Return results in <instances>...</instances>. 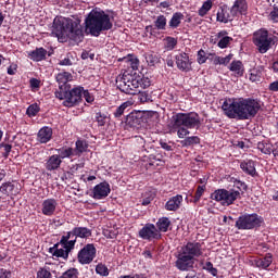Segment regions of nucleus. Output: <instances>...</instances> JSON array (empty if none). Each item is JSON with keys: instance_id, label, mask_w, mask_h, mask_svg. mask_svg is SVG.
I'll use <instances>...</instances> for the list:
<instances>
[{"instance_id": "412c9836", "label": "nucleus", "mask_w": 278, "mask_h": 278, "mask_svg": "<svg viewBox=\"0 0 278 278\" xmlns=\"http://www.w3.org/2000/svg\"><path fill=\"white\" fill-rule=\"evenodd\" d=\"M53 139V128L49 126H43L37 132V140L40 144H47V142H51Z\"/></svg>"}, {"instance_id": "dca6fc26", "label": "nucleus", "mask_w": 278, "mask_h": 278, "mask_svg": "<svg viewBox=\"0 0 278 278\" xmlns=\"http://www.w3.org/2000/svg\"><path fill=\"white\" fill-rule=\"evenodd\" d=\"M175 62L178 71L182 73H190L192 71V61H190V55L186 52H180L175 55Z\"/></svg>"}, {"instance_id": "f3484780", "label": "nucleus", "mask_w": 278, "mask_h": 278, "mask_svg": "<svg viewBox=\"0 0 278 278\" xmlns=\"http://www.w3.org/2000/svg\"><path fill=\"white\" fill-rule=\"evenodd\" d=\"M55 210H58V200L53 198L43 200L41 204V214H43V216H53Z\"/></svg>"}, {"instance_id": "f257e3e1", "label": "nucleus", "mask_w": 278, "mask_h": 278, "mask_svg": "<svg viewBox=\"0 0 278 278\" xmlns=\"http://www.w3.org/2000/svg\"><path fill=\"white\" fill-rule=\"evenodd\" d=\"M262 100L258 98H228L223 102L222 110L228 118L238 121H251L255 118L262 110Z\"/></svg>"}, {"instance_id": "a211bd4d", "label": "nucleus", "mask_w": 278, "mask_h": 278, "mask_svg": "<svg viewBox=\"0 0 278 278\" xmlns=\"http://www.w3.org/2000/svg\"><path fill=\"white\" fill-rule=\"evenodd\" d=\"M247 10H249V4L247 3V0H236L230 9V15L232 16V18H236V16H242L247 14Z\"/></svg>"}, {"instance_id": "bf43d9fd", "label": "nucleus", "mask_w": 278, "mask_h": 278, "mask_svg": "<svg viewBox=\"0 0 278 278\" xmlns=\"http://www.w3.org/2000/svg\"><path fill=\"white\" fill-rule=\"evenodd\" d=\"M135 140H136V144L139 147V149H144V144L147 143L144 138H142L141 136H136Z\"/></svg>"}, {"instance_id": "6e6552de", "label": "nucleus", "mask_w": 278, "mask_h": 278, "mask_svg": "<svg viewBox=\"0 0 278 278\" xmlns=\"http://www.w3.org/2000/svg\"><path fill=\"white\" fill-rule=\"evenodd\" d=\"M85 27L86 31L90 34V36L99 38L103 31H110V29L114 27V24L112 23L110 14L99 8H96L92 9L85 18Z\"/></svg>"}, {"instance_id": "774afa93", "label": "nucleus", "mask_w": 278, "mask_h": 278, "mask_svg": "<svg viewBox=\"0 0 278 278\" xmlns=\"http://www.w3.org/2000/svg\"><path fill=\"white\" fill-rule=\"evenodd\" d=\"M227 34H229V33H227V30H220L219 33L216 34V38L223 39L225 37H228Z\"/></svg>"}, {"instance_id": "603ef678", "label": "nucleus", "mask_w": 278, "mask_h": 278, "mask_svg": "<svg viewBox=\"0 0 278 278\" xmlns=\"http://www.w3.org/2000/svg\"><path fill=\"white\" fill-rule=\"evenodd\" d=\"M269 21L278 23V5H274L273 11L269 13Z\"/></svg>"}, {"instance_id": "6e6d98bb", "label": "nucleus", "mask_w": 278, "mask_h": 278, "mask_svg": "<svg viewBox=\"0 0 278 278\" xmlns=\"http://www.w3.org/2000/svg\"><path fill=\"white\" fill-rule=\"evenodd\" d=\"M208 58H212L211 62H212L213 66L220 65V56L216 55V53L210 52Z\"/></svg>"}, {"instance_id": "473e14b6", "label": "nucleus", "mask_w": 278, "mask_h": 278, "mask_svg": "<svg viewBox=\"0 0 278 278\" xmlns=\"http://www.w3.org/2000/svg\"><path fill=\"white\" fill-rule=\"evenodd\" d=\"M257 149L261 153H264V155H270V153H273V144L267 141H260Z\"/></svg>"}, {"instance_id": "20e7f679", "label": "nucleus", "mask_w": 278, "mask_h": 278, "mask_svg": "<svg viewBox=\"0 0 278 278\" xmlns=\"http://www.w3.org/2000/svg\"><path fill=\"white\" fill-rule=\"evenodd\" d=\"M52 36L58 40H73L81 42L84 40V29L80 20H73L64 16H55L52 23Z\"/></svg>"}, {"instance_id": "2eb2a0df", "label": "nucleus", "mask_w": 278, "mask_h": 278, "mask_svg": "<svg viewBox=\"0 0 278 278\" xmlns=\"http://www.w3.org/2000/svg\"><path fill=\"white\" fill-rule=\"evenodd\" d=\"M110 192H112V188L110 187V182L102 181L96 185L90 191L89 197L94 199L96 201H101L103 199H108L110 197Z\"/></svg>"}, {"instance_id": "6ab92c4d", "label": "nucleus", "mask_w": 278, "mask_h": 278, "mask_svg": "<svg viewBox=\"0 0 278 278\" xmlns=\"http://www.w3.org/2000/svg\"><path fill=\"white\" fill-rule=\"evenodd\" d=\"M256 166L257 164L253 160H245L240 163L241 170L250 177H260Z\"/></svg>"}, {"instance_id": "13d9d810", "label": "nucleus", "mask_w": 278, "mask_h": 278, "mask_svg": "<svg viewBox=\"0 0 278 278\" xmlns=\"http://www.w3.org/2000/svg\"><path fill=\"white\" fill-rule=\"evenodd\" d=\"M260 79H262V77L260 76V73L257 72V70H253L251 73H250V81H260Z\"/></svg>"}, {"instance_id": "8fccbe9b", "label": "nucleus", "mask_w": 278, "mask_h": 278, "mask_svg": "<svg viewBox=\"0 0 278 278\" xmlns=\"http://www.w3.org/2000/svg\"><path fill=\"white\" fill-rule=\"evenodd\" d=\"M83 97L87 103H94V94L90 93L88 89H84V87L81 91V98Z\"/></svg>"}, {"instance_id": "39448f33", "label": "nucleus", "mask_w": 278, "mask_h": 278, "mask_svg": "<svg viewBox=\"0 0 278 278\" xmlns=\"http://www.w3.org/2000/svg\"><path fill=\"white\" fill-rule=\"evenodd\" d=\"M90 236H92V230L88 227H74L72 230L67 231L66 235H63L59 242L49 249V253L54 257L68 260L71 251H73L75 244H77V238L86 239L90 238Z\"/></svg>"}, {"instance_id": "72a5a7b5", "label": "nucleus", "mask_w": 278, "mask_h": 278, "mask_svg": "<svg viewBox=\"0 0 278 278\" xmlns=\"http://www.w3.org/2000/svg\"><path fill=\"white\" fill-rule=\"evenodd\" d=\"M213 7L214 2L212 0L204 1L202 7L198 11L199 16H206L207 12H210V10H212Z\"/></svg>"}, {"instance_id": "4468645a", "label": "nucleus", "mask_w": 278, "mask_h": 278, "mask_svg": "<svg viewBox=\"0 0 278 278\" xmlns=\"http://www.w3.org/2000/svg\"><path fill=\"white\" fill-rule=\"evenodd\" d=\"M141 240H147L148 242H153V240H162V232L157 230L155 224H146L138 232Z\"/></svg>"}, {"instance_id": "a878e982", "label": "nucleus", "mask_w": 278, "mask_h": 278, "mask_svg": "<svg viewBox=\"0 0 278 278\" xmlns=\"http://www.w3.org/2000/svg\"><path fill=\"white\" fill-rule=\"evenodd\" d=\"M229 21H233V17H231V14H229L227 7H219L216 14V22L228 23Z\"/></svg>"}, {"instance_id": "de8ad7c7", "label": "nucleus", "mask_w": 278, "mask_h": 278, "mask_svg": "<svg viewBox=\"0 0 278 278\" xmlns=\"http://www.w3.org/2000/svg\"><path fill=\"white\" fill-rule=\"evenodd\" d=\"M12 190H14L12 182H4L0 187V192H2L5 197H10Z\"/></svg>"}, {"instance_id": "bb28decb", "label": "nucleus", "mask_w": 278, "mask_h": 278, "mask_svg": "<svg viewBox=\"0 0 278 278\" xmlns=\"http://www.w3.org/2000/svg\"><path fill=\"white\" fill-rule=\"evenodd\" d=\"M231 73H235L237 77H244V64L240 60H233L228 66Z\"/></svg>"}, {"instance_id": "680f3d73", "label": "nucleus", "mask_w": 278, "mask_h": 278, "mask_svg": "<svg viewBox=\"0 0 278 278\" xmlns=\"http://www.w3.org/2000/svg\"><path fill=\"white\" fill-rule=\"evenodd\" d=\"M189 140V144H201V138H199L198 136H191V137H187Z\"/></svg>"}, {"instance_id": "b1692460", "label": "nucleus", "mask_w": 278, "mask_h": 278, "mask_svg": "<svg viewBox=\"0 0 278 278\" xmlns=\"http://www.w3.org/2000/svg\"><path fill=\"white\" fill-rule=\"evenodd\" d=\"M62 166V161L58 154L49 156L46 162V169L49 172L58 170Z\"/></svg>"}, {"instance_id": "4be33fe9", "label": "nucleus", "mask_w": 278, "mask_h": 278, "mask_svg": "<svg viewBox=\"0 0 278 278\" xmlns=\"http://www.w3.org/2000/svg\"><path fill=\"white\" fill-rule=\"evenodd\" d=\"M273 264V254L266 253L265 256L254 260V266L262 270H268Z\"/></svg>"}, {"instance_id": "9b49d317", "label": "nucleus", "mask_w": 278, "mask_h": 278, "mask_svg": "<svg viewBox=\"0 0 278 278\" xmlns=\"http://www.w3.org/2000/svg\"><path fill=\"white\" fill-rule=\"evenodd\" d=\"M252 42L256 47L258 53H268L273 49V37H269L266 28H261L253 33Z\"/></svg>"}, {"instance_id": "3c124183", "label": "nucleus", "mask_w": 278, "mask_h": 278, "mask_svg": "<svg viewBox=\"0 0 278 278\" xmlns=\"http://www.w3.org/2000/svg\"><path fill=\"white\" fill-rule=\"evenodd\" d=\"M156 162H162V154H151L149 156L150 166H160V163Z\"/></svg>"}, {"instance_id": "864d4df0", "label": "nucleus", "mask_w": 278, "mask_h": 278, "mask_svg": "<svg viewBox=\"0 0 278 278\" xmlns=\"http://www.w3.org/2000/svg\"><path fill=\"white\" fill-rule=\"evenodd\" d=\"M231 60H233V54H228L226 56H220V65L222 66H229V62H231Z\"/></svg>"}, {"instance_id": "5fc2aeb1", "label": "nucleus", "mask_w": 278, "mask_h": 278, "mask_svg": "<svg viewBox=\"0 0 278 278\" xmlns=\"http://www.w3.org/2000/svg\"><path fill=\"white\" fill-rule=\"evenodd\" d=\"M103 236H104V238H108L110 240H114L116 238V236H118V233H116V231H114V230L104 229L103 230Z\"/></svg>"}, {"instance_id": "052dcab7", "label": "nucleus", "mask_w": 278, "mask_h": 278, "mask_svg": "<svg viewBox=\"0 0 278 278\" xmlns=\"http://www.w3.org/2000/svg\"><path fill=\"white\" fill-rule=\"evenodd\" d=\"M12 271L5 268H0V278H11Z\"/></svg>"}, {"instance_id": "338daca9", "label": "nucleus", "mask_w": 278, "mask_h": 278, "mask_svg": "<svg viewBox=\"0 0 278 278\" xmlns=\"http://www.w3.org/2000/svg\"><path fill=\"white\" fill-rule=\"evenodd\" d=\"M83 167H84V165H81V164H74L70 167V170H71V173H77L79 170V168H83Z\"/></svg>"}, {"instance_id": "5701e85b", "label": "nucleus", "mask_w": 278, "mask_h": 278, "mask_svg": "<svg viewBox=\"0 0 278 278\" xmlns=\"http://www.w3.org/2000/svg\"><path fill=\"white\" fill-rule=\"evenodd\" d=\"M49 52L45 48H36L35 50L28 52V58L33 60V62H42L47 60V54Z\"/></svg>"}, {"instance_id": "4d7b16f0", "label": "nucleus", "mask_w": 278, "mask_h": 278, "mask_svg": "<svg viewBox=\"0 0 278 278\" xmlns=\"http://www.w3.org/2000/svg\"><path fill=\"white\" fill-rule=\"evenodd\" d=\"M29 86H30L31 90H38V88H40V79L30 78L29 79Z\"/></svg>"}, {"instance_id": "e433bc0d", "label": "nucleus", "mask_w": 278, "mask_h": 278, "mask_svg": "<svg viewBox=\"0 0 278 278\" xmlns=\"http://www.w3.org/2000/svg\"><path fill=\"white\" fill-rule=\"evenodd\" d=\"M55 278H79V269L72 267Z\"/></svg>"}, {"instance_id": "c85d7f7f", "label": "nucleus", "mask_w": 278, "mask_h": 278, "mask_svg": "<svg viewBox=\"0 0 278 278\" xmlns=\"http://www.w3.org/2000/svg\"><path fill=\"white\" fill-rule=\"evenodd\" d=\"M88 141L86 139H78L75 142L74 155L81 157L86 151H88Z\"/></svg>"}, {"instance_id": "0eeeda50", "label": "nucleus", "mask_w": 278, "mask_h": 278, "mask_svg": "<svg viewBox=\"0 0 278 278\" xmlns=\"http://www.w3.org/2000/svg\"><path fill=\"white\" fill-rule=\"evenodd\" d=\"M201 127V117L198 113H176L172 116L167 129L170 134H177L178 138H186L190 130Z\"/></svg>"}, {"instance_id": "1a4fd4ad", "label": "nucleus", "mask_w": 278, "mask_h": 278, "mask_svg": "<svg viewBox=\"0 0 278 278\" xmlns=\"http://www.w3.org/2000/svg\"><path fill=\"white\" fill-rule=\"evenodd\" d=\"M232 188L230 189H217L211 194L213 201L222 203V205H233L238 199L242 198V194L249 190L247 182L235 179L232 181Z\"/></svg>"}, {"instance_id": "c756f323", "label": "nucleus", "mask_w": 278, "mask_h": 278, "mask_svg": "<svg viewBox=\"0 0 278 278\" xmlns=\"http://www.w3.org/2000/svg\"><path fill=\"white\" fill-rule=\"evenodd\" d=\"M182 21H184V13L175 12L168 22L169 29H177V27H179V25H181Z\"/></svg>"}, {"instance_id": "49530a36", "label": "nucleus", "mask_w": 278, "mask_h": 278, "mask_svg": "<svg viewBox=\"0 0 278 278\" xmlns=\"http://www.w3.org/2000/svg\"><path fill=\"white\" fill-rule=\"evenodd\" d=\"M0 149H3L2 157H4V160H8V157H10V153H12V144L2 142L0 143Z\"/></svg>"}, {"instance_id": "79ce46f5", "label": "nucleus", "mask_w": 278, "mask_h": 278, "mask_svg": "<svg viewBox=\"0 0 278 278\" xmlns=\"http://www.w3.org/2000/svg\"><path fill=\"white\" fill-rule=\"evenodd\" d=\"M96 273L97 275H100V277H108L110 275V269L108 268V266L103 263H99L96 266Z\"/></svg>"}, {"instance_id": "58836bf2", "label": "nucleus", "mask_w": 278, "mask_h": 278, "mask_svg": "<svg viewBox=\"0 0 278 278\" xmlns=\"http://www.w3.org/2000/svg\"><path fill=\"white\" fill-rule=\"evenodd\" d=\"M96 122L98 123V127H105V123H108V114L98 111L96 112Z\"/></svg>"}, {"instance_id": "c9c22d12", "label": "nucleus", "mask_w": 278, "mask_h": 278, "mask_svg": "<svg viewBox=\"0 0 278 278\" xmlns=\"http://www.w3.org/2000/svg\"><path fill=\"white\" fill-rule=\"evenodd\" d=\"M164 42L166 51H173L178 45L177 38L170 36L165 37Z\"/></svg>"}, {"instance_id": "f8f14e48", "label": "nucleus", "mask_w": 278, "mask_h": 278, "mask_svg": "<svg viewBox=\"0 0 278 278\" xmlns=\"http://www.w3.org/2000/svg\"><path fill=\"white\" fill-rule=\"evenodd\" d=\"M153 113L144 111H132L126 116V125L131 128L144 127L148 123H151Z\"/></svg>"}, {"instance_id": "393cba45", "label": "nucleus", "mask_w": 278, "mask_h": 278, "mask_svg": "<svg viewBox=\"0 0 278 278\" xmlns=\"http://www.w3.org/2000/svg\"><path fill=\"white\" fill-rule=\"evenodd\" d=\"M119 62H126L128 64V66H130V70H126L129 71L130 73H136L135 71H138V66H140V60H138V56L134 55V54H128L127 56H124L123 59H119Z\"/></svg>"}, {"instance_id": "aec40b11", "label": "nucleus", "mask_w": 278, "mask_h": 278, "mask_svg": "<svg viewBox=\"0 0 278 278\" xmlns=\"http://www.w3.org/2000/svg\"><path fill=\"white\" fill-rule=\"evenodd\" d=\"M181 203H184V195L176 194L165 203V210L166 212H177L181 208Z\"/></svg>"}, {"instance_id": "ddd939ff", "label": "nucleus", "mask_w": 278, "mask_h": 278, "mask_svg": "<svg viewBox=\"0 0 278 278\" xmlns=\"http://www.w3.org/2000/svg\"><path fill=\"white\" fill-rule=\"evenodd\" d=\"M94 257H97V247H94L93 243L86 244L77 253V260L83 266L92 264Z\"/></svg>"}, {"instance_id": "f704fd0d", "label": "nucleus", "mask_w": 278, "mask_h": 278, "mask_svg": "<svg viewBox=\"0 0 278 278\" xmlns=\"http://www.w3.org/2000/svg\"><path fill=\"white\" fill-rule=\"evenodd\" d=\"M130 105H131V102L129 101L122 103L119 106L116 108V110L113 113V116L115 118H121V116L125 114V110H127V108H130Z\"/></svg>"}, {"instance_id": "7c9ffc66", "label": "nucleus", "mask_w": 278, "mask_h": 278, "mask_svg": "<svg viewBox=\"0 0 278 278\" xmlns=\"http://www.w3.org/2000/svg\"><path fill=\"white\" fill-rule=\"evenodd\" d=\"M156 229L159 233L163 232L166 233L168 231V227H170V219L168 217H161L156 222Z\"/></svg>"}, {"instance_id": "0e129e2a", "label": "nucleus", "mask_w": 278, "mask_h": 278, "mask_svg": "<svg viewBox=\"0 0 278 278\" xmlns=\"http://www.w3.org/2000/svg\"><path fill=\"white\" fill-rule=\"evenodd\" d=\"M160 147L165 151H173V146L166 143V141H160Z\"/></svg>"}, {"instance_id": "69168bd1", "label": "nucleus", "mask_w": 278, "mask_h": 278, "mask_svg": "<svg viewBox=\"0 0 278 278\" xmlns=\"http://www.w3.org/2000/svg\"><path fill=\"white\" fill-rule=\"evenodd\" d=\"M155 27H153V25H149V26H146V31L147 34H150V36H155Z\"/></svg>"}, {"instance_id": "37998d69", "label": "nucleus", "mask_w": 278, "mask_h": 278, "mask_svg": "<svg viewBox=\"0 0 278 278\" xmlns=\"http://www.w3.org/2000/svg\"><path fill=\"white\" fill-rule=\"evenodd\" d=\"M146 61L149 66H155V64H160V56L155 53L146 54Z\"/></svg>"}, {"instance_id": "7ed1b4c3", "label": "nucleus", "mask_w": 278, "mask_h": 278, "mask_svg": "<svg viewBox=\"0 0 278 278\" xmlns=\"http://www.w3.org/2000/svg\"><path fill=\"white\" fill-rule=\"evenodd\" d=\"M59 88L54 92V97L59 101H63L64 108H75L81 103L83 86L72 87L68 81H73V74L70 72H61L55 76Z\"/></svg>"}, {"instance_id": "ea45409f", "label": "nucleus", "mask_w": 278, "mask_h": 278, "mask_svg": "<svg viewBox=\"0 0 278 278\" xmlns=\"http://www.w3.org/2000/svg\"><path fill=\"white\" fill-rule=\"evenodd\" d=\"M205 190H206L205 185L198 186L195 193L193 195V200H191V203H195V204L199 203L201 201V197H203V194H205Z\"/></svg>"}, {"instance_id": "c03bdc74", "label": "nucleus", "mask_w": 278, "mask_h": 278, "mask_svg": "<svg viewBox=\"0 0 278 278\" xmlns=\"http://www.w3.org/2000/svg\"><path fill=\"white\" fill-rule=\"evenodd\" d=\"M210 60V53L207 54L205 50L200 49L197 53V62L198 64H205Z\"/></svg>"}, {"instance_id": "a19ab883", "label": "nucleus", "mask_w": 278, "mask_h": 278, "mask_svg": "<svg viewBox=\"0 0 278 278\" xmlns=\"http://www.w3.org/2000/svg\"><path fill=\"white\" fill-rule=\"evenodd\" d=\"M36 278H53V275L51 274V268L47 266L39 267V269L37 270Z\"/></svg>"}, {"instance_id": "4c0bfd02", "label": "nucleus", "mask_w": 278, "mask_h": 278, "mask_svg": "<svg viewBox=\"0 0 278 278\" xmlns=\"http://www.w3.org/2000/svg\"><path fill=\"white\" fill-rule=\"evenodd\" d=\"M39 112H40V105L38 103L30 104L26 110V114L29 118H34V116H38Z\"/></svg>"}, {"instance_id": "cd10ccee", "label": "nucleus", "mask_w": 278, "mask_h": 278, "mask_svg": "<svg viewBox=\"0 0 278 278\" xmlns=\"http://www.w3.org/2000/svg\"><path fill=\"white\" fill-rule=\"evenodd\" d=\"M58 157H60L61 162L62 160H71L75 155V149L64 146L59 149H55Z\"/></svg>"}, {"instance_id": "9d476101", "label": "nucleus", "mask_w": 278, "mask_h": 278, "mask_svg": "<svg viewBox=\"0 0 278 278\" xmlns=\"http://www.w3.org/2000/svg\"><path fill=\"white\" fill-rule=\"evenodd\" d=\"M263 223L264 217L260 216L257 213H244L237 218L235 227L239 229V231H251L253 229H260Z\"/></svg>"}, {"instance_id": "a18cd8bd", "label": "nucleus", "mask_w": 278, "mask_h": 278, "mask_svg": "<svg viewBox=\"0 0 278 278\" xmlns=\"http://www.w3.org/2000/svg\"><path fill=\"white\" fill-rule=\"evenodd\" d=\"M231 42H233V37H223L217 42V47L219 49H227V47H229L231 45Z\"/></svg>"}, {"instance_id": "f03ea898", "label": "nucleus", "mask_w": 278, "mask_h": 278, "mask_svg": "<svg viewBox=\"0 0 278 278\" xmlns=\"http://www.w3.org/2000/svg\"><path fill=\"white\" fill-rule=\"evenodd\" d=\"M116 86L124 94H138L140 103L153 101L149 91H142L151 86V78L144 76V74L124 71L123 74L117 76Z\"/></svg>"}, {"instance_id": "2f4dec72", "label": "nucleus", "mask_w": 278, "mask_h": 278, "mask_svg": "<svg viewBox=\"0 0 278 278\" xmlns=\"http://www.w3.org/2000/svg\"><path fill=\"white\" fill-rule=\"evenodd\" d=\"M167 23H168V20H166L164 15H159L154 21V27L155 29H159V31H164L166 30Z\"/></svg>"}, {"instance_id": "09e8293b", "label": "nucleus", "mask_w": 278, "mask_h": 278, "mask_svg": "<svg viewBox=\"0 0 278 278\" xmlns=\"http://www.w3.org/2000/svg\"><path fill=\"white\" fill-rule=\"evenodd\" d=\"M73 54L67 53L63 60L59 61V66H73Z\"/></svg>"}, {"instance_id": "e2e57ef3", "label": "nucleus", "mask_w": 278, "mask_h": 278, "mask_svg": "<svg viewBox=\"0 0 278 278\" xmlns=\"http://www.w3.org/2000/svg\"><path fill=\"white\" fill-rule=\"evenodd\" d=\"M268 90L269 92H278V80L270 83Z\"/></svg>"}, {"instance_id": "423d86ee", "label": "nucleus", "mask_w": 278, "mask_h": 278, "mask_svg": "<svg viewBox=\"0 0 278 278\" xmlns=\"http://www.w3.org/2000/svg\"><path fill=\"white\" fill-rule=\"evenodd\" d=\"M203 255V243L189 241L178 250L175 261V268L181 273L194 269L195 260Z\"/></svg>"}]
</instances>
